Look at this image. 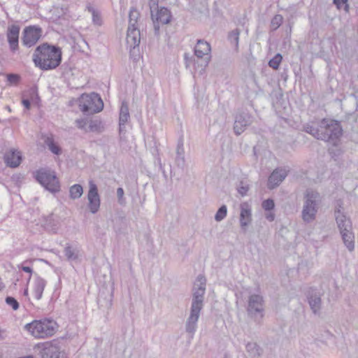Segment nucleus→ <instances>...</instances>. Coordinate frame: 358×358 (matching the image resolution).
<instances>
[{"label": "nucleus", "mask_w": 358, "mask_h": 358, "mask_svg": "<svg viewBox=\"0 0 358 358\" xmlns=\"http://www.w3.org/2000/svg\"><path fill=\"white\" fill-rule=\"evenodd\" d=\"M1 357H2V356H1V355L0 354V358H1Z\"/></svg>", "instance_id": "6e6d98bb"}, {"label": "nucleus", "mask_w": 358, "mask_h": 358, "mask_svg": "<svg viewBox=\"0 0 358 358\" xmlns=\"http://www.w3.org/2000/svg\"><path fill=\"white\" fill-rule=\"evenodd\" d=\"M36 178L42 186L52 193L60 190L59 182L54 171L40 169L36 173Z\"/></svg>", "instance_id": "6e6552de"}, {"label": "nucleus", "mask_w": 358, "mask_h": 358, "mask_svg": "<svg viewBox=\"0 0 358 358\" xmlns=\"http://www.w3.org/2000/svg\"><path fill=\"white\" fill-rule=\"evenodd\" d=\"M185 59L187 62L188 59V55L187 53L185 54Z\"/></svg>", "instance_id": "864d4df0"}, {"label": "nucleus", "mask_w": 358, "mask_h": 358, "mask_svg": "<svg viewBox=\"0 0 358 358\" xmlns=\"http://www.w3.org/2000/svg\"><path fill=\"white\" fill-rule=\"evenodd\" d=\"M339 0H334V3L338 6Z\"/></svg>", "instance_id": "3c124183"}, {"label": "nucleus", "mask_w": 358, "mask_h": 358, "mask_svg": "<svg viewBox=\"0 0 358 358\" xmlns=\"http://www.w3.org/2000/svg\"><path fill=\"white\" fill-rule=\"evenodd\" d=\"M265 216H266V218L270 222L273 221L275 219V215L271 212L266 213Z\"/></svg>", "instance_id": "09e8293b"}, {"label": "nucleus", "mask_w": 358, "mask_h": 358, "mask_svg": "<svg viewBox=\"0 0 358 358\" xmlns=\"http://www.w3.org/2000/svg\"><path fill=\"white\" fill-rule=\"evenodd\" d=\"M227 213V208L225 205L222 206L217 211L215 215V220L217 222L222 221L226 216Z\"/></svg>", "instance_id": "f704fd0d"}, {"label": "nucleus", "mask_w": 358, "mask_h": 358, "mask_svg": "<svg viewBox=\"0 0 358 358\" xmlns=\"http://www.w3.org/2000/svg\"><path fill=\"white\" fill-rule=\"evenodd\" d=\"M248 189H249V185L247 183H245V182L241 181L237 187L238 192L242 196H243L246 195Z\"/></svg>", "instance_id": "e433bc0d"}, {"label": "nucleus", "mask_w": 358, "mask_h": 358, "mask_svg": "<svg viewBox=\"0 0 358 358\" xmlns=\"http://www.w3.org/2000/svg\"><path fill=\"white\" fill-rule=\"evenodd\" d=\"M288 171L282 168L275 169L268 180V187L274 189L278 187L287 177Z\"/></svg>", "instance_id": "2eb2a0df"}, {"label": "nucleus", "mask_w": 358, "mask_h": 358, "mask_svg": "<svg viewBox=\"0 0 358 358\" xmlns=\"http://www.w3.org/2000/svg\"><path fill=\"white\" fill-rule=\"evenodd\" d=\"M158 3H159V0H150L149 1V7H150L151 15L160 8V7H159Z\"/></svg>", "instance_id": "79ce46f5"}, {"label": "nucleus", "mask_w": 358, "mask_h": 358, "mask_svg": "<svg viewBox=\"0 0 358 358\" xmlns=\"http://www.w3.org/2000/svg\"><path fill=\"white\" fill-rule=\"evenodd\" d=\"M6 303L12 307L15 310L19 308L18 301L13 296H7L5 299Z\"/></svg>", "instance_id": "4c0bfd02"}, {"label": "nucleus", "mask_w": 358, "mask_h": 358, "mask_svg": "<svg viewBox=\"0 0 358 358\" xmlns=\"http://www.w3.org/2000/svg\"><path fill=\"white\" fill-rule=\"evenodd\" d=\"M252 122V117L247 112H241L236 115L234 122V132L236 135L241 134L245 128Z\"/></svg>", "instance_id": "ddd939ff"}, {"label": "nucleus", "mask_w": 358, "mask_h": 358, "mask_svg": "<svg viewBox=\"0 0 358 358\" xmlns=\"http://www.w3.org/2000/svg\"><path fill=\"white\" fill-rule=\"evenodd\" d=\"M83 193V188L80 185L76 184L70 187L69 194L72 199L80 198Z\"/></svg>", "instance_id": "c85d7f7f"}, {"label": "nucleus", "mask_w": 358, "mask_h": 358, "mask_svg": "<svg viewBox=\"0 0 358 358\" xmlns=\"http://www.w3.org/2000/svg\"><path fill=\"white\" fill-rule=\"evenodd\" d=\"M206 279L203 275H199L193 288L192 300L189 315L185 322V330L192 336L197 328V322L203 307L204 294L206 292Z\"/></svg>", "instance_id": "f257e3e1"}, {"label": "nucleus", "mask_w": 358, "mask_h": 358, "mask_svg": "<svg viewBox=\"0 0 358 358\" xmlns=\"http://www.w3.org/2000/svg\"><path fill=\"white\" fill-rule=\"evenodd\" d=\"M153 23L155 34L158 36L160 31V27L171 22L172 15L170 10L166 7H160L159 10L151 15Z\"/></svg>", "instance_id": "1a4fd4ad"}, {"label": "nucleus", "mask_w": 358, "mask_h": 358, "mask_svg": "<svg viewBox=\"0 0 358 358\" xmlns=\"http://www.w3.org/2000/svg\"><path fill=\"white\" fill-rule=\"evenodd\" d=\"M8 337V333L5 329H0V341H3Z\"/></svg>", "instance_id": "49530a36"}, {"label": "nucleus", "mask_w": 358, "mask_h": 358, "mask_svg": "<svg viewBox=\"0 0 358 358\" xmlns=\"http://www.w3.org/2000/svg\"><path fill=\"white\" fill-rule=\"evenodd\" d=\"M33 61L42 70L54 69L61 63L62 51L57 46L43 43L36 48Z\"/></svg>", "instance_id": "f03ea898"}, {"label": "nucleus", "mask_w": 358, "mask_h": 358, "mask_svg": "<svg viewBox=\"0 0 358 358\" xmlns=\"http://www.w3.org/2000/svg\"><path fill=\"white\" fill-rule=\"evenodd\" d=\"M129 117L130 115L129 112L128 103L126 101H122L120 108L119 118V125L120 131H122L125 124L128 122Z\"/></svg>", "instance_id": "4be33fe9"}, {"label": "nucleus", "mask_w": 358, "mask_h": 358, "mask_svg": "<svg viewBox=\"0 0 358 358\" xmlns=\"http://www.w3.org/2000/svg\"><path fill=\"white\" fill-rule=\"evenodd\" d=\"M57 327L58 326L55 321L48 319L34 320L25 325V329L32 336L38 338L52 336L56 332Z\"/></svg>", "instance_id": "20e7f679"}, {"label": "nucleus", "mask_w": 358, "mask_h": 358, "mask_svg": "<svg viewBox=\"0 0 358 358\" xmlns=\"http://www.w3.org/2000/svg\"><path fill=\"white\" fill-rule=\"evenodd\" d=\"M282 59V55L278 53L268 62V65L273 69H278Z\"/></svg>", "instance_id": "72a5a7b5"}, {"label": "nucleus", "mask_w": 358, "mask_h": 358, "mask_svg": "<svg viewBox=\"0 0 358 358\" xmlns=\"http://www.w3.org/2000/svg\"><path fill=\"white\" fill-rule=\"evenodd\" d=\"M5 162L10 167H17L20 165L22 157L19 152L15 150H10L4 156Z\"/></svg>", "instance_id": "412c9836"}, {"label": "nucleus", "mask_w": 358, "mask_h": 358, "mask_svg": "<svg viewBox=\"0 0 358 358\" xmlns=\"http://www.w3.org/2000/svg\"><path fill=\"white\" fill-rule=\"evenodd\" d=\"M246 351L251 358H259L263 350L256 343H248L246 345Z\"/></svg>", "instance_id": "393cba45"}, {"label": "nucleus", "mask_w": 358, "mask_h": 358, "mask_svg": "<svg viewBox=\"0 0 358 358\" xmlns=\"http://www.w3.org/2000/svg\"><path fill=\"white\" fill-rule=\"evenodd\" d=\"M101 122L98 120H90L86 132H101Z\"/></svg>", "instance_id": "c756f323"}, {"label": "nucleus", "mask_w": 358, "mask_h": 358, "mask_svg": "<svg viewBox=\"0 0 358 358\" xmlns=\"http://www.w3.org/2000/svg\"><path fill=\"white\" fill-rule=\"evenodd\" d=\"M194 55L198 59H202L203 63L202 70H204L211 59V47L210 43L203 39L197 40L194 47Z\"/></svg>", "instance_id": "9d476101"}, {"label": "nucleus", "mask_w": 358, "mask_h": 358, "mask_svg": "<svg viewBox=\"0 0 358 358\" xmlns=\"http://www.w3.org/2000/svg\"><path fill=\"white\" fill-rule=\"evenodd\" d=\"M88 208L90 211L95 214L98 212L100 208V196L98 193V187L92 181H89V191L87 193Z\"/></svg>", "instance_id": "f8f14e48"}, {"label": "nucleus", "mask_w": 358, "mask_h": 358, "mask_svg": "<svg viewBox=\"0 0 358 358\" xmlns=\"http://www.w3.org/2000/svg\"><path fill=\"white\" fill-rule=\"evenodd\" d=\"M252 222V209L248 203L241 204L240 225L242 229L246 230L247 227Z\"/></svg>", "instance_id": "f3484780"}, {"label": "nucleus", "mask_w": 358, "mask_h": 358, "mask_svg": "<svg viewBox=\"0 0 358 358\" xmlns=\"http://www.w3.org/2000/svg\"><path fill=\"white\" fill-rule=\"evenodd\" d=\"M27 294H28V289H27L24 290V295H27Z\"/></svg>", "instance_id": "5fc2aeb1"}, {"label": "nucleus", "mask_w": 358, "mask_h": 358, "mask_svg": "<svg viewBox=\"0 0 358 358\" xmlns=\"http://www.w3.org/2000/svg\"><path fill=\"white\" fill-rule=\"evenodd\" d=\"M45 143L48 147L49 150L55 155L60 153L59 147L55 143L54 140L51 137H47L45 140Z\"/></svg>", "instance_id": "2f4dec72"}, {"label": "nucleus", "mask_w": 358, "mask_h": 358, "mask_svg": "<svg viewBox=\"0 0 358 358\" xmlns=\"http://www.w3.org/2000/svg\"><path fill=\"white\" fill-rule=\"evenodd\" d=\"M308 303L313 312L316 314L321 309V298L319 294H312L308 297Z\"/></svg>", "instance_id": "b1692460"}, {"label": "nucleus", "mask_w": 358, "mask_h": 358, "mask_svg": "<svg viewBox=\"0 0 358 358\" xmlns=\"http://www.w3.org/2000/svg\"><path fill=\"white\" fill-rule=\"evenodd\" d=\"M124 189L122 187L117 189V196L120 204L122 205L125 203V199L124 198Z\"/></svg>", "instance_id": "37998d69"}, {"label": "nucleus", "mask_w": 358, "mask_h": 358, "mask_svg": "<svg viewBox=\"0 0 358 358\" xmlns=\"http://www.w3.org/2000/svg\"><path fill=\"white\" fill-rule=\"evenodd\" d=\"M89 10L92 12V20L95 24L100 25L101 22L100 15L94 8H89Z\"/></svg>", "instance_id": "a19ab883"}, {"label": "nucleus", "mask_w": 358, "mask_h": 358, "mask_svg": "<svg viewBox=\"0 0 358 358\" xmlns=\"http://www.w3.org/2000/svg\"><path fill=\"white\" fill-rule=\"evenodd\" d=\"M140 16L139 13L135 8H131L129 14V26L128 28H138V19Z\"/></svg>", "instance_id": "cd10ccee"}, {"label": "nucleus", "mask_w": 358, "mask_h": 358, "mask_svg": "<svg viewBox=\"0 0 358 358\" xmlns=\"http://www.w3.org/2000/svg\"><path fill=\"white\" fill-rule=\"evenodd\" d=\"M141 41V34L140 30L138 28H131L127 29V34L126 38V42L127 46L131 49H135L136 47L139 45Z\"/></svg>", "instance_id": "a211bd4d"}, {"label": "nucleus", "mask_w": 358, "mask_h": 358, "mask_svg": "<svg viewBox=\"0 0 358 358\" xmlns=\"http://www.w3.org/2000/svg\"><path fill=\"white\" fill-rule=\"evenodd\" d=\"M342 238L345 245L349 251L352 252L355 249L354 234L352 232V229H347L341 232Z\"/></svg>", "instance_id": "5701e85b"}, {"label": "nucleus", "mask_w": 358, "mask_h": 358, "mask_svg": "<svg viewBox=\"0 0 358 358\" xmlns=\"http://www.w3.org/2000/svg\"><path fill=\"white\" fill-rule=\"evenodd\" d=\"M247 313L256 322L260 323L264 314V301L262 295L253 294L249 296Z\"/></svg>", "instance_id": "0eeeda50"}, {"label": "nucleus", "mask_w": 358, "mask_h": 358, "mask_svg": "<svg viewBox=\"0 0 358 358\" xmlns=\"http://www.w3.org/2000/svg\"><path fill=\"white\" fill-rule=\"evenodd\" d=\"M98 303L101 306H105L106 307H109L111 306V301H112V296L111 294L109 295V297L108 299L106 300L105 304H103L102 303V296L101 294H99L98 296Z\"/></svg>", "instance_id": "a18cd8bd"}, {"label": "nucleus", "mask_w": 358, "mask_h": 358, "mask_svg": "<svg viewBox=\"0 0 358 358\" xmlns=\"http://www.w3.org/2000/svg\"><path fill=\"white\" fill-rule=\"evenodd\" d=\"M89 120L87 119H78L76 120V127L86 132L87 129Z\"/></svg>", "instance_id": "58836bf2"}, {"label": "nucleus", "mask_w": 358, "mask_h": 358, "mask_svg": "<svg viewBox=\"0 0 358 358\" xmlns=\"http://www.w3.org/2000/svg\"><path fill=\"white\" fill-rule=\"evenodd\" d=\"M41 358H66L56 344L46 343L40 351Z\"/></svg>", "instance_id": "4468645a"}, {"label": "nucleus", "mask_w": 358, "mask_h": 358, "mask_svg": "<svg viewBox=\"0 0 358 358\" xmlns=\"http://www.w3.org/2000/svg\"><path fill=\"white\" fill-rule=\"evenodd\" d=\"M304 130H305L306 132L311 134L315 138L319 140V137H320V123L318 124V126L317 127H314L313 125L306 124L304 127Z\"/></svg>", "instance_id": "473e14b6"}, {"label": "nucleus", "mask_w": 358, "mask_h": 358, "mask_svg": "<svg viewBox=\"0 0 358 358\" xmlns=\"http://www.w3.org/2000/svg\"><path fill=\"white\" fill-rule=\"evenodd\" d=\"M336 221L340 229V232L352 229L350 220L341 211L340 209L335 210Z\"/></svg>", "instance_id": "aec40b11"}, {"label": "nucleus", "mask_w": 358, "mask_h": 358, "mask_svg": "<svg viewBox=\"0 0 358 358\" xmlns=\"http://www.w3.org/2000/svg\"><path fill=\"white\" fill-rule=\"evenodd\" d=\"M19 34L18 25L12 24L8 27L7 39L12 52H15L18 49Z\"/></svg>", "instance_id": "dca6fc26"}, {"label": "nucleus", "mask_w": 358, "mask_h": 358, "mask_svg": "<svg viewBox=\"0 0 358 358\" xmlns=\"http://www.w3.org/2000/svg\"><path fill=\"white\" fill-rule=\"evenodd\" d=\"M184 148H183V143H178L176 150V162L178 165V166L183 167L185 166V156H184Z\"/></svg>", "instance_id": "bb28decb"}, {"label": "nucleus", "mask_w": 358, "mask_h": 358, "mask_svg": "<svg viewBox=\"0 0 358 358\" xmlns=\"http://www.w3.org/2000/svg\"><path fill=\"white\" fill-rule=\"evenodd\" d=\"M21 269H22L23 271L26 272V273H30V275H31V273H32V268H31V267H29V266H21ZM30 278H31V276H29V279H30Z\"/></svg>", "instance_id": "de8ad7c7"}, {"label": "nucleus", "mask_w": 358, "mask_h": 358, "mask_svg": "<svg viewBox=\"0 0 358 358\" xmlns=\"http://www.w3.org/2000/svg\"><path fill=\"white\" fill-rule=\"evenodd\" d=\"M320 202L321 196L319 192L313 189H306L301 211V217L304 222L310 223L315 220Z\"/></svg>", "instance_id": "7ed1b4c3"}, {"label": "nucleus", "mask_w": 358, "mask_h": 358, "mask_svg": "<svg viewBox=\"0 0 358 358\" xmlns=\"http://www.w3.org/2000/svg\"><path fill=\"white\" fill-rule=\"evenodd\" d=\"M46 285V281L38 276V275H34V280L32 285V292L34 294L35 298L39 300L42 298L44 288Z\"/></svg>", "instance_id": "6ab92c4d"}, {"label": "nucleus", "mask_w": 358, "mask_h": 358, "mask_svg": "<svg viewBox=\"0 0 358 358\" xmlns=\"http://www.w3.org/2000/svg\"><path fill=\"white\" fill-rule=\"evenodd\" d=\"M274 206L275 204L273 199H268L262 202V208L266 211L271 210Z\"/></svg>", "instance_id": "ea45409f"}, {"label": "nucleus", "mask_w": 358, "mask_h": 358, "mask_svg": "<svg viewBox=\"0 0 358 358\" xmlns=\"http://www.w3.org/2000/svg\"><path fill=\"white\" fill-rule=\"evenodd\" d=\"M79 108L84 113L94 114L103 110V103L96 93L83 94L79 99Z\"/></svg>", "instance_id": "423d86ee"}, {"label": "nucleus", "mask_w": 358, "mask_h": 358, "mask_svg": "<svg viewBox=\"0 0 358 358\" xmlns=\"http://www.w3.org/2000/svg\"><path fill=\"white\" fill-rule=\"evenodd\" d=\"M342 134L343 129L338 121L324 118L320 122L319 140L334 141L338 140Z\"/></svg>", "instance_id": "39448f33"}, {"label": "nucleus", "mask_w": 358, "mask_h": 358, "mask_svg": "<svg viewBox=\"0 0 358 358\" xmlns=\"http://www.w3.org/2000/svg\"><path fill=\"white\" fill-rule=\"evenodd\" d=\"M343 3L346 4V7H348V5L347 4L348 0H341Z\"/></svg>", "instance_id": "603ef678"}, {"label": "nucleus", "mask_w": 358, "mask_h": 358, "mask_svg": "<svg viewBox=\"0 0 358 358\" xmlns=\"http://www.w3.org/2000/svg\"><path fill=\"white\" fill-rule=\"evenodd\" d=\"M8 80L13 84H16L19 82L20 76L17 74L10 73L7 75Z\"/></svg>", "instance_id": "c03bdc74"}, {"label": "nucleus", "mask_w": 358, "mask_h": 358, "mask_svg": "<svg viewBox=\"0 0 358 358\" xmlns=\"http://www.w3.org/2000/svg\"><path fill=\"white\" fill-rule=\"evenodd\" d=\"M42 30L40 27L30 26L23 31L22 43L23 45L30 48L34 45L41 36Z\"/></svg>", "instance_id": "9b49d317"}, {"label": "nucleus", "mask_w": 358, "mask_h": 358, "mask_svg": "<svg viewBox=\"0 0 358 358\" xmlns=\"http://www.w3.org/2000/svg\"><path fill=\"white\" fill-rule=\"evenodd\" d=\"M23 106L27 108V109H29L30 108V106H31V103H30V101L29 99H22V101Z\"/></svg>", "instance_id": "8fccbe9b"}, {"label": "nucleus", "mask_w": 358, "mask_h": 358, "mask_svg": "<svg viewBox=\"0 0 358 358\" xmlns=\"http://www.w3.org/2000/svg\"><path fill=\"white\" fill-rule=\"evenodd\" d=\"M283 17L281 15H275L271 22V27L273 30H276L282 24Z\"/></svg>", "instance_id": "c9c22d12"}, {"label": "nucleus", "mask_w": 358, "mask_h": 358, "mask_svg": "<svg viewBox=\"0 0 358 358\" xmlns=\"http://www.w3.org/2000/svg\"><path fill=\"white\" fill-rule=\"evenodd\" d=\"M64 255L69 261H76L80 256V251L78 248L66 245L64 248Z\"/></svg>", "instance_id": "a878e982"}, {"label": "nucleus", "mask_w": 358, "mask_h": 358, "mask_svg": "<svg viewBox=\"0 0 358 358\" xmlns=\"http://www.w3.org/2000/svg\"><path fill=\"white\" fill-rule=\"evenodd\" d=\"M239 35L240 30L238 29H235L232 30L228 36V39L230 43L235 47L237 50L238 47V41H239Z\"/></svg>", "instance_id": "7c9ffc66"}]
</instances>
